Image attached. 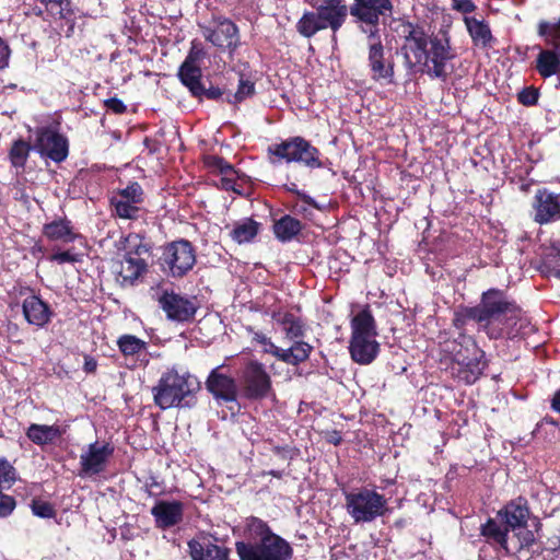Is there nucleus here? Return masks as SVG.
Here are the masks:
<instances>
[{"mask_svg":"<svg viewBox=\"0 0 560 560\" xmlns=\"http://www.w3.org/2000/svg\"><path fill=\"white\" fill-rule=\"evenodd\" d=\"M22 311L25 320L38 328L45 327L51 319L54 312L38 295L32 294L24 299Z\"/></svg>","mask_w":560,"mask_h":560,"instance_id":"23","label":"nucleus"},{"mask_svg":"<svg viewBox=\"0 0 560 560\" xmlns=\"http://www.w3.org/2000/svg\"><path fill=\"white\" fill-rule=\"evenodd\" d=\"M117 347L124 357L137 355L147 349V342L135 335L125 334L117 339Z\"/></svg>","mask_w":560,"mask_h":560,"instance_id":"41","label":"nucleus"},{"mask_svg":"<svg viewBox=\"0 0 560 560\" xmlns=\"http://www.w3.org/2000/svg\"><path fill=\"white\" fill-rule=\"evenodd\" d=\"M401 28L406 68L412 71L418 67L430 79L446 82L450 75L447 63L456 57L450 38L446 35H428L423 26L409 21L404 22Z\"/></svg>","mask_w":560,"mask_h":560,"instance_id":"1","label":"nucleus"},{"mask_svg":"<svg viewBox=\"0 0 560 560\" xmlns=\"http://www.w3.org/2000/svg\"><path fill=\"white\" fill-rule=\"evenodd\" d=\"M314 10H305L295 24L296 32L305 37L312 38L318 32L329 28L331 39L336 40L337 33L345 25L351 15V5L347 0H312Z\"/></svg>","mask_w":560,"mask_h":560,"instance_id":"4","label":"nucleus"},{"mask_svg":"<svg viewBox=\"0 0 560 560\" xmlns=\"http://www.w3.org/2000/svg\"><path fill=\"white\" fill-rule=\"evenodd\" d=\"M144 147L148 149L149 153H158L161 150V143L159 140H153L149 137H145L143 140Z\"/></svg>","mask_w":560,"mask_h":560,"instance_id":"60","label":"nucleus"},{"mask_svg":"<svg viewBox=\"0 0 560 560\" xmlns=\"http://www.w3.org/2000/svg\"><path fill=\"white\" fill-rule=\"evenodd\" d=\"M114 452L115 447L109 442L104 444H100L97 441L90 443L80 455L79 476L84 478L104 472Z\"/></svg>","mask_w":560,"mask_h":560,"instance_id":"15","label":"nucleus"},{"mask_svg":"<svg viewBox=\"0 0 560 560\" xmlns=\"http://www.w3.org/2000/svg\"><path fill=\"white\" fill-rule=\"evenodd\" d=\"M256 93L255 82L249 79H245L241 75L238 80L237 90L235 93H229L226 95L225 102L231 105H238L243 103L245 100L254 96Z\"/></svg>","mask_w":560,"mask_h":560,"instance_id":"42","label":"nucleus"},{"mask_svg":"<svg viewBox=\"0 0 560 560\" xmlns=\"http://www.w3.org/2000/svg\"><path fill=\"white\" fill-rule=\"evenodd\" d=\"M14 481V467L5 457H0V489L10 488Z\"/></svg>","mask_w":560,"mask_h":560,"instance_id":"44","label":"nucleus"},{"mask_svg":"<svg viewBox=\"0 0 560 560\" xmlns=\"http://www.w3.org/2000/svg\"><path fill=\"white\" fill-rule=\"evenodd\" d=\"M67 431V427L59 424L31 423L26 431V438L35 445L44 448L47 445H56Z\"/></svg>","mask_w":560,"mask_h":560,"instance_id":"24","label":"nucleus"},{"mask_svg":"<svg viewBox=\"0 0 560 560\" xmlns=\"http://www.w3.org/2000/svg\"><path fill=\"white\" fill-rule=\"evenodd\" d=\"M536 32L544 39L546 46L560 49V18L540 20L537 23Z\"/></svg>","mask_w":560,"mask_h":560,"instance_id":"38","label":"nucleus"},{"mask_svg":"<svg viewBox=\"0 0 560 560\" xmlns=\"http://www.w3.org/2000/svg\"><path fill=\"white\" fill-rule=\"evenodd\" d=\"M205 165L213 171H218L222 175L236 174L235 167L225 159L219 155H207L203 160Z\"/></svg>","mask_w":560,"mask_h":560,"instance_id":"43","label":"nucleus"},{"mask_svg":"<svg viewBox=\"0 0 560 560\" xmlns=\"http://www.w3.org/2000/svg\"><path fill=\"white\" fill-rule=\"evenodd\" d=\"M31 510L35 516L42 518H52L56 516V510L54 505L40 499H33L31 503Z\"/></svg>","mask_w":560,"mask_h":560,"instance_id":"45","label":"nucleus"},{"mask_svg":"<svg viewBox=\"0 0 560 560\" xmlns=\"http://www.w3.org/2000/svg\"><path fill=\"white\" fill-rule=\"evenodd\" d=\"M535 69L544 79L560 75V49L552 47L541 49L536 57Z\"/></svg>","mask_w":560,"mask_h":560,"instance_id":"33","label":"nucleus"},{"mask_svg":"<svg viewBox=\"0 0 560 560\" xmlns=\"http://www.w3.org/2000/svg\"><path fill=\"white\" fill-rule=\"evenodd\" d=\"M240 560H292L293 548L276 534L267 522L256 516L246 518L243 539L235 542Z\"/></svg>","mask_w":560,"mask_h":560,"instance_id":"3","label":"nucleus"},{"mask_svg":"<svg viewBox=\"0 0 560 560\" xmlns=\"http://www.w3.org/2000/svg\"><path fill=\"white\" fill-rule=\"evenodd\" d=\"M248 331L252 334V341L264 347V353L271 354L289 365L298 366L306 362L314 350V347L306 341H294L288 349H281L264 332L255 331L253 328H248Z\"/></svg>","mask_w":560,"mask_h":560,"instance_id":"11","label":"nucleus"},{"mask_svg":"<svg viewBox=\"0 0 560 560\" xmlns=\"http://www.w3.org/2000/svg\"><path fill=\"white\" fill-rule=\"evenodd\" d=\"M223 365L217 366L208 374L205 386L219 404L236 402L240 397L238 381L222 372Z\"/></svg>","mask_w":560,"mask_h":560,"instance_id":"16","label":"nucleus"},{"mask_svg":"<svg viewBox=\"0 0 560 560\" xmlns=\"http://www.w3.org/2000/svg\"><path fill=\"white\" fill-rule=\"evenodd\" d=\"M33 150L34 144L30 141H26L23 138L13 140L8 152V159L11 166L16 170H24Z\"/></svg>","mask_w":560,"mask_h":560,"instance_id":"37","label":"nucleus"},{"mask_svg":"<svg viewBox=\"0 0 560 560\" xmlns=\"http://www.w3.org/2000/svg\"><path fill=\"white\" fill-rule=\"evenodd\" d=\"M11 49L7 42L0 36V69H4L9 66V59Z\"/></svg>","mask_w":560,"mask_h":560,"instance_id":"56","label":"nucleus"},{"mask_svg":"<svg viewBox=\"0 0 560 560\" xmlns=\"http://www.w3.org/2000/svg\"><path fill=\"white\" fill-rule=\"evenodd\" d=\"M152 246L147 242L145 236L139 233H129L125 238V256L131 258H143V255L151 254Z\"/></svg>","mask_w":560,"mask_h":560,"instance_id":"39","label":"nucleus"},{"mask_svg":"<svg viewBox=\"0 0 560 560\" xmlns=\"http://www.w3.org/2000/svg\"><path fill=\"white\" fill-rule=\"evenodd\" d=\"M0 489V517L4 518L12 514L16 506V501L12 495L5 494Z\"/></svg>","mask_w":560,"mask_h":560,"instance_id":"49","label":"nucleus"},{"mask_svg":"<svg viewBox=\"0 0 560 560\" xmlns=\"http://www.w3.org/2000/svg\"><path fill=\"white\" fill-rule=\"evenodd\" d=\"M159 304L168 319L180 323L192 320L198 310L191 300L173 291H165L159 298Z\"/></svg>","mask_w":560,"mask_h":560,"instance_id":"19","label":"nucleus"},{"mask_svg":"<svg viewBox=\"0 0 560 560\" xmlns=\"http://www.w3.org/2000/svg\"><path fill=\"white\" fill-rule=\"evenodd\" d=\"M81 259H82V255L74 253L71 248H69L67 250L54 253L49 257L50 261H55L59 265L67 264V262L74 264V262L81 261Z\"/></svg>","mask_w":560,"mask_h":560,"instance_id":"48","label":"nucleus"},{"mask_svg":"<svg viewBox=\"0 0 560 560\" xmlns=\"http://www.w3.org/2000/svg\"><path fill=\"white\" fill-rule=\"evenodd\" d=\"M214 22V28H208L205 32V38L213 46L233 54L240 46L237 25L230 19L222 16L217 18Z\"/></svg>","mask_w":560,"mask_h":560,"instance_id":"17","label":"nucleus"},{"mask_svg":"<svg viewBox=\"0 0 560 560\" xmlns=\"http://www.w3.org/2000/svg\"><path fill=\"white\" fill-rule=\"evenodd\" d=\"M542 560H560V548H546L542 550Z\"/></svg>","mask_w":560,"mask_h":560,"instance_id":"61","label":"nucleus"},{"mask_svg":"<svg viewBox=\"0 0 560 560\" xmlns=\"http://www.w3.org/2000/svg\"><path fill=\"white\" fill-rule=\"evenodd\" d=\"M34 151L42 158L61 163L69 155V140L52 127H38L35 131Z\"/></svg>","mask_w":560,"mask_h":560,"instance_id":"13","label":"nucleus"},{"mask_svg":"<svg viewBox=\"0 0 560 560\" xmlns=\"http://www.w3.org/2000/svg\"><path fill=\"white\" fill-rule=\"evenodd\" d=\"M540 272L546 277L560 279V245H552L539 267Z\"/></svg>","mask_w":560,"mask_h":560,"instance_id":"40","label":"nucleus"},{"mask_svg":"<svg viewBox=\"0 0 560 560\" xmlns=\"http://www.w3.org/2000/svg\"><path fill=\"white\" fill-rule=\"evenodd\" d=\"M200 383L189 373L179 374L172 368L164 372L158 384L152 387L153 401L162 410L170 408H190L196 404L195 394Z\"/></svg>","mask_w":560,"mask_h":560,"instance_id":"5","label":"nucleus"},{"mask_svg":"<svg viewBox=\"0 0 560 560\" xmlns=\"http://www.w3.org/2000/svg\"><path fill=\"white\" fill-rule=\"evenodd\" d=\"M376 336V322L370 306L365 305L351 319V338H375Z\"/></svg>","mask_w":560,"mask_h":560,"instance_id":"32","label":"nucleus"},{"mask_svg":"<svg viewBox=\"0 0 560 560\" xmlns=\"http://www.w3.org/2000/svg\"><path fill=\"white\" fill-rule=\"evenodd\" d=\"M350 5L354 23L368 39L378 37L381 18L394 12L392 0H353Z\"/></svg>","mask_w":560,"mask_h":560,"instance_id":"10","label":"nucleus"},{"mask_svg":"<svg viewBox=\"0 0 560 560\" xmlns=\"http://www.w3.org/2000/svg\"><path fill=\"white\" fill-rule=\"evenodd\" d=\"M271 451L273 454L281 456L282 458H287L285 453L290 452V447L288 445H285V446L275 445L271 448Z\"/></svg>","mask_w":560,"mask_h":560,"instance_id":"64","label":"nucleus"},{"mask_svg":"<svg viewBox=\"0 0 560 560\" xmlns=\"http://www.w3.org/2000/svg\"><path fill=\"white\" fill-rule=\"evenodd\" d=\"M223 95H224V91L221 88L214 86V85H210L209 88H206L205 84L202 83V93H200L198 96H195V97L199 98V100H201L202 97H206L207 100H210V101H219L222 98Z\"/></svg>","mask_w":560,"mask_h":560,"instance_id":"51","label":"nucleus"},{"mask_svg":"<svg viewBox=\"0 0 560 560\" xmlns=\"http://www.w3.org/2000/svg\"><path fill=\"white\" fill-rule=\"evenodd\" d=\"M318 148L302 136H293L272 143L267 148L269 163H298L311 170L324 167Z\"/></svg>","mask_w":560,"mask_h":560,"instance_id":"6","label":"nucleus"},{"mask_svg":"<svg viewBox=\"0 0 560 560\" xmlns=\"http://www.w3.org/2000/svg\"><path fill=\"white\" fill-rule=\"evenodd\" d=\"M532 207L534 221L540 225L560 220V195L547 188L537 189Z\"/></svg>","mask_w":560,"mask_h":560,"instance_id":"18","label":"nucleus"},{"mask_svg":"<svg viewBox=\"0 0 560 560\" xmlns=\"http://www.w3.org/2000/svg\"><path fill=\"white\" fill-rule=\"evenodd\" d=\"M191 560H229L231 550L218 544V538L211 535H201L187 542Z\"/></svg>","mask_w":560,"mask_h":560,"instance_id":"20","label":"nucleus"},{"mask_svg":"<svg viewBox=\"0 0 560 560\" xmlns=\"http://www.w3.org/2000/svg\"><path fill=\"white\" fill-rule=\"evenodd\" d=\"M196 262V248L186 238H178L162 246L159 266L167 277L182 279L192 270Z\"/></svg>","mask_w":560,"mask_h":560,"instance_id":"8","label":"nucleus"},{"mask_svg":"<svg viewBox=\"0 0 560 560\" xmlns=\"http://www.w3.org/2000/svg\"><path fill=\"white\" fill-rule=\"evenodd\" d=\"M509 532L510 529L505 524L503 526L491 517L480 526V535L485 538L486 542L498 550H503L505 555H512V548L508 541Z\"/></svg>","mask_w":560,"mask_h":560,"instance_id":"28","label":"nucleus"},{"mask_svg":"<svg viewBox=\"0 0 560 560\" xmlns=\"http://www.w3.org/2000/svg\"><path fill=\"white\" fill-rule=\"evenodd\" d=\"M148 271V262L144 258H131L122 256L119 269L116 270V281L120 287H133L140 277Z\"/></svg>","mask_w":560,"mask_h":560,"instance_id":"27","label":"nucleus"},{"mask_svg":"<svg viewBox=\"0 0 560 560\" xmlns=\"http://www.w3.org/2000/svg\"><path fill=\"white\" fill-rule=\"evenodd\" d=\"M368 67L371 79L385 84L395 83V60L392 55L386 56L381 35L377 38L368 39Z\"/></svg>","mask_w":560,"mask_h":560,"instance_id":"14","label":"nucleus"},{"mask_svg":"<svg viewBox=\"0 0 560 560\" xmlns=\"http://www.w3.org/2000/svg\"><path fill=\"white\" fill-rule=\"evenodd\" d=\"M452 9L468 16L476 11L477 5L471 0H452Z\"/></svg>","mask_w":560,"mask_h":560,"instance_id":"50","label":"nucleus"},{"mask_svg":"<svg viewBox=\"0 0 560 560\" xmlns=\"http://www.w3.org/2000/svg\"><path fill=\"white\" fill-rule=\"evenodd\" d=\"M468 320L466 319V317H464V314L463 312L458 308L454 312V316H453V319H452V325L458 329V330H462L465 328V326L467 325Z\"/></svg>","mask_w":560,"mask_h":560,"instance_id":"57","label":"nucleus"},{"mask_svg":"<svg viewBox=\"0 0 560 560\" xmlns=\"http://www.w3.org/2000/svg\"><path fill=\"white\" fill-rule=\"evenodd\" d=\"M205 57V51L201 47H198L195 43H192V46L186 56L185 60L183 62L194 63L198 65V62Z\"/></svg>","mask_w":560,"mask_h":560,"instance_id":"55","label":"nucleus"},{"mask_svg":"<svg viewBox=\"0 0 560 560\" xmlns=\"http://www.w3.org/2000/svg\"><path fill=\"white\" fill-rule=\"evenodd\" d=\"M230 175H224V177H222L221 179V183H222V187L225 189V190H233V191H236L238 192V190L235 189V180L231 177H229Z\"/></svg>","mask_w":560,"mask_h":560,"instance_id":"62","label":"nucleus"},{"mask_svg":"<svg viewBox=\"0 0 560 560\" xmlns=\"http://www.w3.org/2000/svg\"><path fill=\"white\" fill-rule=\"evenodd\" d=\"M550 407L553 411L560 413V388L555 392Z\"/></svg>","mask_w":560,"mask_h":560,"instance_id":"63","label":"nucleus"},{"mask_svg":"<svg viewBox=\"0 0 560 560\" xmlns=\"http://www.w3.org/2000/svg\"><path fill=\"white\" fill-rule=\"evenodd\" d=\"M459 310L463 312L464 317H466L468 322L474 320L478 323L485 331L486 318L480 302L476 306H460Z\"/></svg>","mask_w":560,"mask_h":560,"instance_id":"46","label":"nucleus"},{"mask_svg":"<svg viewBox=\"0 0 560 560\" xmlns=\"http://www.w3.org/2000/svg\"><path fill=\"white\" fill-rule=\"evenodd\" d=\"M302 230V222L290 214H284L280 219L275 220L272 225L275 237L281 243L293 241Z\"/></svg>","mask_w":560,"mask_h":560,"instance_id":"34","label":"nucleus"},{"mask_svg":"<svg viewBox=\"0 0 560 560\" xmlns=\"http://www.w3.org/2000/svg\"><path fill=\"white\" fill-rule=\"evenodd\" d=\"M144 190L138 182H132L127 187L118 189L109 198L113 213L125 220H138L141 217L144 201Z\"/></svg>","mask_w":560,"mask_h":560,"instance_id":"12","label":"nucleus"},{"mask_svg":"<svg viewBox=\"0 0 560 560\" xmlns=\"http://www.w3.org/2000/svg\"><path fill=\"white\" fill-rule=\"evenodd\" d=\"M485 332L493 340L524 338L536 331L529 317L505 290L491 288L481 293Z\"/></svg>","mask_w":560,"mask_h":560,"instance_id":"2","label":"nucleus"},{"mask_svg":"<svg viewBox=\"0 0 560 560\" xmlns=\"http://www.w3.org/2000/svg\"><path fill=\"white\" fill-rule=\"evenodd\" d=\"M185 505L182 501L159 500L151 509L155 527L162 530L180 524L184 520Z\"/></svg>","mask_w":560,"mask_h":560,"instance_id":"21","label":"nucleus"},{"mask_svg":"<svg viewBox=\"0 0 560 560\" xmlns=\"http://www.w3.org/2000/svg\"><path fill=\"white\" fill-rule=\"evenodd\" d=\"M468 341L475 350V357L471 359L464 358L462 361L458 358L457 361L464 365V369L459 372V377L466 384H474L482 375L488 363L485 359V352L477 347L476 342L471 338H468Z\"/></svg>","mask_w":560,"mask_h":560,"instance_id":"29","label":"nucleus"},{"mask_svg":"<svg viewBox=\"0 0 560 560\" xmlns=\"http://www.w3.org/2000/svg\"><path fill=\"white\" fill-rule=\"evenodd\" d=\"M42 233L51 242H61L65 244L85 240L81 233L75 231L72 221L67 217H59L45 223Z\"/></svg>","mask_w":560,"mask_h":560,"instance_id":"22","label":"nucleus"},{"mask_svg":"<svg viewBox=\"0 0 560 560\" xmlns=\"http://www.w3.org/2000/svg\"><path fill=\"white\" fill-rule=\"evenodd\" d=\"M272 318L282 326L284 336L291 341H303L305 336L306 326L304 320L291 312L273 313Z\"/></svg>","mask_w":560,"mask_h":560,"instance_id":"31","label":"nucleus"},{"mask_svg":"<svg viewBox=\"0 0 560 560\" xmlns=\"http://www.w3.org/2000/svg\"><path fill=\"white\" fill-rule=\"evenodd\" d=\"M345 506L354 523H371L388 512L387 499L374 489L343 491Z\"/></svg>","mask_w":560,"mask_h":560,"instance_id":"7","label":"nucleus"},{"mask_svg":"<svg viewBox=\"0 0 560 560\" xmlns=\"http://www.w3.org/2000/svg\"><path fill=\"white\" fill-rule=\"evenodd\" d=\"M260 223L253 218H246L241 222H236L230 231V237L237 244L253 242L258 235Z\"/></svg>","mask_w":560,"mask_h":560,"instance_id":"36","label":"nucleus"},{"mask_svg":"<svg viewBox=\"0 0 560 560\" xmlns=\"http://www.w3.org/2000/svg\"><path fill=\"white\" fill-rule=\"evenodd\" d=\"M349 351L354 362L365 365L372 363L377 357L380 343L375 338H351Z\"/></svg>","mask_w":560,"mask_h":560,"instance_id":"30","label":"nucleus"},{"mask_svg":"<svg viewBox=\"0 0 560 560\" xmlns=\"http://www.w3.org/2000/svg\"><path fill=\"white\" fill-rule=\"evenodd\" d=\"M97 369V361L95 358H93L90 354L84 355V364H83V371L86 374L95 373Z\"/></svg>","mask_w":560,"mask_h":560,"instance_id":"59","label":"nucleus"},{"mask_svg":"<svg viewBox=\"0 0 560 560\" xmlns=\"http://www.w3.org/2000/svg\"><path fill=\"white\" fill-rule=\"evenodd\" d=\"M284 189L287 191L291 192V194L296 195L299 198H301L308 206L317 208V203L314 200V198H312L311 196H308L304 191L299 190L298 185L295 183H291L289 185H284Z\"/></svg>","mask_w":560,"mask_h":560,"instance_id":"54","label":"nucleus"},{"mask_svg":"<svg viewBox=\"0 0 560 560\" xmlns=\"http://www.w3.org/2000/svg\"><path fill=\"white\" fill-rule=\"evenodd\" d=\"M104 106L106 107L107 110H109L116 115H121L127 112V106L124 104V102L121 100H119L116 96L105 100Z\"/></svg>","mask_w":560,"mask_h":560,"instance_id":"52","label":"nucleus"},{"mask_svg":"<svg viewBox=\"0 0 560 560\" xmlns=\"http://www.w3.org/2000/svg\"><path fill=\"white\" fill-rule=\"evenodd\" d=\"M463 21L475 47L490 49L494 46L497 38L483 18L464 16Z\"/></svg>","mask_w":560,"mask_h":560,"instance_id":"26","label":"nucleus"},{"mask_svg":"<svg viewBox=\"0 0 560 560\" xmlns=\"http://www.w3.org/2000/svg\"><path fill=\"white\" fill-rule=\"evenodd\" d=\"M520 544L512 548V553H516L524 548H529L535 542V536L532 530H525L518 534Z\"/></svg>","mask_w":560,"mask_h":560,"instance_id":"53","label":"nucleus"},{"mask_svg":"<svg viewBox=\"0 0 560 560\" xmlns=\"http://www.w3.org/2000/svg\"><path fill=\"white\" fill-rule=\"evenodd\" d=\"M325 440L327 443L329 444H332L335 446H338L341 444L342 442V435H341V432L338 431V430H331V431H327L325 433Z\"/></svg>","mask_w":560,"mask_h":560,"instance_id":"58","label":"nucleus"},{"mask_svg":"<svg viewBox=\"0 0 560 560\" xmlns=\"http://www.w3.org/2000/svg\"><path fill=\"white\" fill-rule=\"evenodd\" d=\"M539 91L534 86H526L517 94V101L524 106H534L538 103Z\"/></svg>","mask_w":560,"mask_h":560,"instance_id":"47","label":"nucleus"},{"mask_svg":"<svg viewBox=\"0 0 560 560\" xmlns=\"http://www.w3.org/2000/svg\"><path fill=\"white\" fill-rule=\"evenodd\" d=\"M237 381L243 399L261 401L273 393L271 376L258 360H248L240 370Z\"/></svg>","mask_w":560,"mask_h":560,"instance_id":"9","label":"nucleus"},{"mask_svg":"<svg viewBox=\"0 0 560 560\" xmlns=\"http://www.w3.org/2000/svg\"><path fill=\"white\" fill-rule=\"evenodd\" d=\"M498 516L501 517L510 530L526 527L529 517L527 500L518 497L510 501L498 512Z\"/></svg>","mask_w":560,"mask_h":560,"instance_id":"25","label":"nucleus"},{"mask_svg":"<svg viewBox=\"0 0 560 560\" xmlns=\"http://www.w3.org/2000/svg\"><path fill=\"white\" fill-rule=\"evenodd\" d=\"M179 81L192 96L202 93V71L199 65L183 62L177 73Z\"/></svg>","mask_w":560,"mask_h":560,"instance_id":"35","label":"nucleus"}]
</instances>
